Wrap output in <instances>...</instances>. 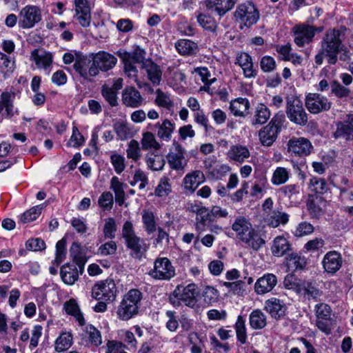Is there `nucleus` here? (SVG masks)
<instances>
[{"instance_id": "obj_1", "label": "nucleus", "mask_w": 353, "mask_h": 353, "mask_svg": "<svg viewBox=\"0 0 353 353\" xmlns=\"http://www.w3.org/2000/svg\"><path fill=\"white\" fill-rule=\"evenodd\" d=\"M143 299L142 292L138 289L130 290L120 302L117 310V317L122 321H128L139 313Z\"/></svg>"}, {"instance_id": "obj_2", "label": "nucleus", "mask_w": 353, "mask_h": 353, "mask_svg": "<svg viewBox=\"0 0 353 353\" xmlns=\"http://www.w3.org/2000/svg\"><path fill=\"white\" fill-rule=\"evenodd\" d=\"M321 48L327 63L334 65L337 62V55L342 49L341 33L339 30L330 29L323 36L321 42Z\"/></svg>"}, {"instance_id": "obj_3", "label": "nucleus", "mask_w": 353, "mask_h": 353, "mask_svg": "<svg viewBox=\"0 0 353 353\" xmlns=\"http://www.w3.org/2000/svg\"><path fill=\"white\" fill-rule=\"evenodd\" d=\"M122 236L125 239L126 247L131 251L130 254L137 259H141L148 250L149 245L145 240L137 236L132 222L127 221L122 228Z\"/></svg>"}, {"instance_id": "obj_4", "label": "nucleus", "mask_w": 353, "mask_h": 353, "mask_svg": "<svg viewBox=\"0 0 353 353\" xmlns=\"http://www.w3.org/2000/svg\"><path fill=\"white\" fill-rule=\"evenodd\" d=\"M199 294L197 287L194 283L186 286L178 285L169 297L170 303L174 306H179L181 302L185 305L194 307L196 304Z\"/></svg>"}, {"instance_id": "obj_5", "label": "nucleus", "mask_w": 353, "mask_h": 353, "mask_svg": "<svg viewBox=\"0 0 353 353\" xmlns=\"http://www.w3.org/2000/svg\"><path fill=\"white\" fill-rule=\"evenodd\" d=\"M288 119L301 126H304L307 123L308 118L303 102L300 98L296 95H289L286 98V110Z\"/></svg>"}, {"instance_id": "obj_6", "label": "nucleus", "mask_w": 353, "mask_h": 353, "mask_svg": "<svg viewBox=\"0 0 353 353\" xmlns=\"http://www.w3.org/2000/svg\"><path fill=\"white\" fill-rule=\"evenodd\" d=\"M236 21L243 26L250 28L259 19L260 14L254 4L247 1L239 4L234 13Z\"/></svg>"}, {"instance_id": "obj_7", "label": "nucleus", "mask_w": 353, "mask_h": 353, "mask_svg": "<svg viewBox=\"0 0 353 353\" xmlns=\"http://www.w3.org/2000/svg\"><path fill=\"white\" fill-rule=\"evenodd\" d=\"M148 275L155 280L169 281L175 276V268L167 257H158Z\"/></svg>"}, {"instance_id": "obj_8", "label": "nucleus", "mask_w": 353, "mask_h": 353, "mask_svg": "<svg viewBox=\"0 0 353 353\" xmlns=\"http://www.w3.org/2000/svg\"><path fill=\"white\" fill-rule=\"evenodd\" d=\"M116 294L117 288L112 279L99 281L92 288V297L98 301H114Z\"/></svg>"}, {"instance_id": "obj_9", "label": "nucleus", "mask_w": 353, "mask_h": 353, "mask_svg": "<svg viewBox=\"0 0 353 353\" xmlns=\"http://www.w3.org/2000/svg\"><path fill=\"white\" fill-rule=\"evenodd\" d=\"M41 20V11L36 6H26L23 8L19 14V26L23 29L33 28L35 24Z\"/></svg>"}, {"instance_id": "obj_10", "label": "nucleus", "mask_w": 353, "mask_h": 353, "mask_svg": "<svg viewBox=\"0 0 353 353\" xmlns=\"http://www.w3.org/2000/svg\"><path fill=\"white\" fill-rule=\"evenodd\" d=\"M174 150H171L166 156L170 168L176 171H183L188 164V159L185 157V150L177 141H174Z\"/></svg>"}, {"instance_id": "obj_11", "label": "nucleus", "mask_w": 353, "mask_h": 353, "mask_svg": "<svg viewBox=\"0 0 353 353\" xmlns=\"http://www.w3.org/2000/svg\"><path fill=\"white\" fill-rule=\"evenodd\" d=\"M288 152L292 157H305L311 154L313 146L311 142L304 137H292L287 144Z\"/></svg>"}, {"instance_id": "obj_12", "label": "nucleus", "mask_w": 353, "mask_h": 353, "mask_svg": "<svg viewBox=\"0 0 353 353\" xmlns=\"http://www.w3.org/2000/svg\"><path fill=\"white\" fill-rule=\"evenodd\" d=\"M294 42L299 47H303L312 42L316 34V28L305 23L296 25L292 29Z\"/></svg>"}, {"instance_id": "obj_13", "label": "nucleus", "mask_w": 353, "mask_h": 353, "mask_svg": "<svg viewBox=\"0 0 353 353\" xmlns=\"http://www.w3.org/2000/svg\"><path fill=\"white\" fill-rule=\"evenodd\" d=\"M305 106L312 114L327 111L331 108L328 99L318 93H309L305 97Z\"/></svg>"}, {"instance_id": "obj_14", "label": "nucleus", "mask_w": 353, "mask_h": 353, "mask_svg": "<svg viewBox=\"0 0 353 353\" xmlns=\"http://www.w3.org/2000/svg\"><path fill=\"white\" fill-rule=\"evenodd\" d=\"M122 102L127 107L137 108L141 106L144 99L134 86H127L122 92Z\"/></svg>"}, {"instance_id": "obj_15", "label": "nucleus", "mask_w": 353, "mask_h": 353, "mask_svg": "<svg viewBox=\"0 0 353 353\" xmlns=\"http://www.w3.org/2000/svg\"><path fill=\"white\" fill-rule=\"evenodd\" d=\"M141 68L145 72L148 79L153 85H159L160 84L163 73L160 65L154 63L151 59H148L141 65Z\"/></svg>"}, {"instance_id": "obj_16", "label": "nucleus", "mask_w": 353, "mask_h": 353, "mask_svg": "<svg viewBox=\"0 0 353 353\" xmlns=\"http://www.w3.org/2000/svg\"><path fill=\"white\" fill-rule=\"evenodd\" d=\"M83 272V267L77 264H65L61 268L62 281L66 285H73L79 279V274Z\"/></svg>"}, {"instance_id": "obj_17", "label": "nucleus", "mask_w": 353, "mask_h": 353, "mask_svg": "<svg viewBox=\"0 0 353 353\" xmlns=\"http://www.w3.org/2000/svg\"><path fill=\"white\" fill-rule=\"evenodd\" d=\"M30 60L33 61L38 68L44 70L47 74L50 72V67L53 61L52 53L34 49L30 54Z\"/></svg>"}, {"instance_id": "obj_18", "label": "nucleus", "mask_w": 353, "mask_h": 353, "mask_svg": "<svg viewBox=\"0 0 353 353\" xmlns=\"http://www.w3.org/2000/svg\"><path fill=\"white\" fill-rule=\"evenodd\" d=\"M239 0H208L205 6L208 11L223 17L231 10Z\"/></svg>"}, {"instance_id": "obj_19", "label": "nucleus", "mask_w": 353, "mask_h": 353, "mask_svg": "<svg viewBox=\"0 0 353 353\" xmlns=\"http://www.w3.org/2000/svg\"><path fill=\"white\" fill-rule=\"evenodd\" d=\"M342 263L341 254L336 251L327 252L322 261L325 271L332 274L336 273L341 268Z\"/></svg>"}, {"instance_id": "obj_20", "label": "nucleus", "mask_w": 353, "mask_h": 353, "mask_svg": "<svg viewBox=\"0 0 353 353\" xmlns=\"http://www.w3.org/2000/svg\"><path fill=\"white\" fill-rule=\"evenodd\" d=\"M277 278L274 274L266 273L259 278L254 284V290L257 294H265L271 292L277 284Z\"/></svg>"}, {"instance_id": "obj_21", "label": "nucleus", "mask_w": 353, "mask_h": 353, "mask_svg": "<svg viewBox=\"0 0 353 353\" xmlns=\"http://www.w3.org/2000/svg\"><path fill=\"white\" fill-rule=\"evenodd\" d=\"M235 63L241 67L245 78L252 79L257 75V70L254 69L252 59L249 54L243 52L238 53Z\"/></svg>"}, {"instance_id": "obj_22", "label": "nucleus", "mask_w": 353, "mask_h": 353, "mask_svg": "<svg viewBox=\"0 0 353 353\" xmlns=\"http://www.w3.org/2000/svg\"><path fill=\"white\" fill-rule=\"evenodd\" d=\"M205 180L204 174L201 170H194L187 174L183 179L184 190L194 193L199 185Z\"/></svg>"}, {"instance_id": "obj_23", "label": "nucleus", "mask_w": 353, "mask_h": 353, "mask_svg": "<svg viewBox=\"0 0 353 353\" xmlns=\"http://www.w3.org/2000/svg\"><path fill=\"white\" fill-rule=\"evenodd\" d=\"M15 96L14 92H3L1 94L0 113L5 109L6 117L8 119H11L14 114H19V110L14 107Z\"/></svg>"}, {"instance_id": "obj_24", "label": "nucleus", "mask_w": 353, "mask_h": 353, "mask_svg": "<svg viewBox=\"0 0 353 353\" xmlns=\"http://www.w3.org/2000/svg\"><path fill=\"white\" fill-rule=\"evenodd\" d=\"M336 129L334 133L336 139L343 138L345 140H353V116H349L343 121L336 123Z\"/></svg>"}, {"instance_id": "obj_25", "label": "nucleus", "mask_w": 353, "mask_h": 353, "mask_svg": "<svg viewBox=\"0 0 353 353\" xmlns=\"http://www.w3.org/2000/svg\"><path fill=\"white\" fill-rule=\"evenodd\" d=\"M295 291L309 300L316 299L322 294L314 283L306 281L296 285Z\"/></svg>"}, {"instance_id": "obj_26", "label": "nucleus", "mask_w": 353, "mask_h": 353, "mask_svg": "<svg viewBox=\"0 0 353 353\" xmlns=\"http://www.w3.org/2000/svg\"><path fill=\"white\" fill-rule=\"evenodd\" d=\"M227 157L230 161L242 163L250 158V152L245 145L241 144L232 145L227 152Z\"/></svg>"}, {"instance_id": "obj_27", "label": "nucleus", "mask_w": 353, "mask_h": 353, "mask_svg": "<svg viewBox=\"0 0 353 353\" xmlns=\"http://www.w3.org/2000/svg\"><path fill=\"white\" fill-rule=\"evenodd\" d=\"M253 229L251 222L243 216H237L232 225V230L240 241Z\"/></svg>"}, {"instance_id": "obj_28", "label": "nucleus", "mask_w": 353, "mask_h": 353, "mask_svg": "<svg viewBox=\"0 0 353 353\" xmlns=\"http://www.w3.org/2000/svg\"><path fill=\"white\" fill-rule=\"evenodd\" d=\"M285 264L289 272H295L304 269L307 264V260L301 254L292 252L287 254L285 258Z\"/></svg>"}, {"instance_id": "obj_29", "label": "nucleus", "mask_w": 353, "mask_h": 353, "mask_svg": "<svg viewBox=\"0 0 353 353\" xmlns=\"http://www.w3.org/2000/svg\"><path fill=\"white\" fill-rule=\"evenodd\" d=\"M265 309L272 317L279 319L285 315L286 306L280 299L272 297L265 301Z\"/></svg>"}, {"instance_id": "obj_30", "label": "nucleus", "mask_w": 353, "mask_h": 353, "mask_svg": "<svg viewBox=\"0 0 353 353\" xmlns=\"http://www.w3.org/2000/svg\"><path fill=\"white\" fill-rule=\"evenodd\" d=\"M94 62L102 71H108L115 66L117 59L112 54L102 51L94 55Z\"/></svg>"}, {"instance_id": "obj_31", "label": "nucleus", "mask_w": 353, "mask_h": 353, "mask_svg": "<svg viewBox=\"0 0 353 353\" xmlns=\"http://www.w3.org/2000/svg\"><path fill=\"white\" fill-rule=\"evenodd\" d=\"M250 103L247 98L239 97L230 103V110L234 117H245L249 114Z\"/></svg>"}, {"instance_id": "obj_32", "label": "nucleus", "mask_w": 353, "mask_h": 353, "mask_svg": "<svg viewBox=\"0 0 353 353\" xmlns=\"http://www.w3.org/2000/svg\"><path fill=\"white\" fill-rule=\"evenodd\" d=\"M246 246L254 251H259L265 244V241L259 231L254 228L243 239L241 240Z\"/></svg>"}, {"instance_id": "obj_33", "label": "nucleus", "mask_w": 353, "mask_h": 353, "mask_svg": "<svg viewBox=\"0 0 353 353\" xmlns=\"http://www.w3.org/2000/svg\"><path fill=\"white\" fill-rule=\"evenodd\" d=\"M154 128L157 130V135L160 139L169 141L175 129V124L169 119H165L162 123H157L154 125Z\"/></svg>"}, {"instance_id": "obj_34", "label": "nucleus", "mask_w": 353, "mask_h": 353, "mask_svg": "<svg viewBox=\"0 0 353 353\" xmlns=\"http://www.w3.org/2000/svg\"><path fill=\"white\" fill-rule=\"evenodd\" d=\"M264 222L271 228H277L281 224L285 225L289 221V215L281 211L268 212L263 218Z\"/></svg>"}, {"instance_id": "obj_35", "label": "nucleus", "mask_w": 353, "mask_h": 353, "mask_svg": "<svg viewBox=\"0 0 353 353\" xmlns=\"http://www.w3.org/2000/svg\"><path fill=\"white\" fill-rule=\"evenodd\" d=\"M271 116L270 109L263 103H259L254 108L251 119L253 125H261L265 123Z\"/></svg>"}, {"instance_id": "obj_36", "label": "nucleus", "mask_w": 353, "mask_h": 353, "mask_svg": "<svg viewBox=\"0 0 353 353\" xmlns=\"http://www.w3.org/2000/svg\"><path fill=\"white\" fill-rule=\"evenodd\" d=\"M279 131L276 127L268 125L263 127L259 132L261 143L264 146H270L276 141Z\"/></svg>"}, {"instance_id": "obj_37", "label": "nucleus", "mask_w": 353, "mask_h": 353, "mask_svg": "<svg viewBox=\"0 0 353 353\" xmlns=\"http://www.w3.org/2000/svg\"><path fill=\"white\" fill-rule=\"evenodd\" d=\"M291 250L288 241L283 236L276 237L271 248L272 254L275 256H281Z\"/></svg>"}, {"instance_id": "obj_38", "label": "nucleus", "mask_w": 353, "mask_h": 353, "mask_svg": "<svg viewBox=\"0 0 353 353\" xmlns=\"http://www.w3.org/2000/svg\"><path fill=\"white\" fill-rule=\"evenodd\" d=\"M73 337L70 332H62L54 341V350L60 353L68 350L72 345Z\"/></svg>"}, {"instance_id": "obj_39", "label": "nucleus", "mask_w": 353, "mask_h": 353, "mask_svg": "<svg viewBox=\"0 0 353 353\" xmlns=\"http://www.w3.org/2000/svg\"><path fill=\"white\" fill-rule=\"evenodd\" d=\"M249 323L252 329L261 330L267 324V318L263 312L259 310H254L250 314Z\"/></svg>"}, {"instance_id": "obj_40", "label": "nucleus", "mask_w": 353, "mask_h": 353, "mask_svg": "<svg viewBox=\"0 0 353 353\" xmlns=\"http://www.w3.org/2000/svg\"><path fill=\"white\" fill-rule=\"evenodd\" d=\"M145 50L141 48L139 46H137L132 53L119 52V55L121 59H127L132 62L141 63V65L148 59H145Z\"/></svg>"}, {"instance_id": "obj_41", "label": "nucleus", "mask_w": 353, "mask_h": 353, "mask_svg": "<svg viewBox=\"0 0 353 353\" xmlns=\"http://www.w3.org/2000/svg\"><path fill=\"white\" fill-rule=\"evenodd\" d=\"M145 161L148 168L152 171L162 170L165 164V161L162 155L153 153L146 154Z\"/></svg>"}, {"instance_id": "obj_42", "label": "nucleus", "mask_w": 353, "mask_h": 353, "mask_svg": "<svg viewBox=\"0 0 353 353\" xmlns=\"http://www.w3.org/2000/svg\"><path fill=\"white\" fill-rule=\"evenodd\" d=\"M15 69V61L3 52H0V73L4 77H8Z\"/></svg>"}, {"instance_id": "obj_43", "label": "nucleus", "mask_w": 353, "mask_h": 353, "mask_svg": "<svg viewBox=\"0 0 353 353\" xmlns=\"http://www.w3.org/2000/svg\"><path fill=\"white\" fill-rule=\"evenodd\" d=\"M290 170L283 167H277L273 172L271 183L276 186L285 184L290 179Z\"/></svg>"}, {"instance_id": "obj_44", "label": "nucleus", "mask_w": 353, "mask_h": 353, "mask_svg": "<svg viewBox=\"0 0 353 353\" xmlns=\"http://www.w3.org/2000/svg\"><path fill=\"white\" fill-rule=\"evenodd\" d=\"M63 308L66 313L74 316L81 325L85 324V320L74 299H70L64 303Z\"/></svg>"}, {"instance_id": "obj_45", "label": "nucleus", "mask_w": 353, "mask_h": 353, "mask_svg": "<svg viewBox=\"0 0 353 353\" xmlns=\"http://www.w3.org/2000/svg\"><path fill=\"white\" fill-rule=\"evenodd\" d=\"M178 52L182 55H192L196 52L197 45L188 39H181L175 44Z\"/></svg>"}, {"instance_id": "obj_46", "label": "nucleus", "mask_w": 353, "mask_h": 353, "mask_svg": "<svg viewBox=\"0 0 353 353\" xmlns=\"http://www.w3.org/2000/svg\"><path fill=\"white\" fill-rule=\"evenodd\" d=\"M155 94L154 103L157 106L168 110H171L174 107V102L170 98V94L163 92L161 89H157Z\"/></svg>"}, {"instance_id": "obj_47", "label": "nucleus", "mask_w": 353, "mask_h": 353, "mask_svg": "<svg viewBox=\"0 0 353 353\" xmlns=\"http://www.w3.org/2000/svg\"><path fill=\"white\" fill-rule=\"evenodd\" d=\"M234 329L236 334V339L241 344H245L247 342V329L245 326V319L243 316L239 315L237 317L234 325Z\"/></svg>"}, {"instance_id": "obj_48", "label": "nucleus", "mask_w": 353, "mask_h": 353, "mask_svg": "<svg viewBox=\"0 0 353 353\" xmlns=\"http://www.w3.org/2000/svg\"><path fill=\"white\" fill-rule=\"evenodd\" d=\"M143 150H159L161 148L160 143L157 141L154 134L150 132L143 133L141 141Z\"/></svg>"}, {"instance_id": "obj_49", "label": "nucleus", "mask_w": 353, "mask_h": 353, "mask_svg": "<svg viewBox=\"0 0 353 353\" xmlns=\"http://www.w3.org/2000/svg\"><path fill=\"white\" fill-rule=\"evenodd\" d=\"M85 336L88 339V343L91 346L99 347L102 343L101 332L92 325H88L85 327Z\"/></svg>"}, {"instance_id": "obj_50", "label": "nucleus", "mask_w": 353, "mask_h": 353, "mask_svg": "<svg viewBox=\"0 0 353 353\" xmlns=\"http://www.w3.org/2000/svg\"><path fill=\"white\" fill-rule=\"evenodd\" d=\"M310 188L317 194H324L329 190L328 184L323 178L313 177L310 180Z\"/></svg>"}, {"instance_id": "obj_51", "label": "nucleus", "mask_w": 353, "mask_h": 353, "mask_svg": "<svg viewBox=\"0 0 353 353\" xmlns=\"http://www.w3.org/2000/svg\"><path fill=\"white\" fill-rule=\"evenodd\" d=\"M197 22L205 30L214 32L217 28V23L210 15L200 13L197 15Z\"/></svg>"}, {"instance_id": "obj_52", "label": "nucleus", "mask_w": 353, "mask_h": 353, "mask_svg": "<svg viewBox=\"0 0 353 353\" xmlns=\"http://www.w3.org/2000/svg\"><path fill=\"white\" fill-rule=\"evenodd\" d=\"M172 192L170 179L167 176L161 178L155 189L154 194L159 197H165Z\"/></svg>"}, {"instance_id": "obj_53", "label": "nucleus", "mask_w": 353, "mask_h": 353, "mask_svg": "<svg viewBox=\"0 0 353 353\" xmlns=\"http://www.w3.org/2000/svg\"><path fill=\"white\" fill-rule=\"evenodd\" d=\"M42 210V205H38L32 207L21 214V221L23 223H28L36 220L41 214Z\"/></svg>"}, {"instance_id": "obj_54", "label": "nucleus", "mask_w": 353, "mask_h": 353, "mask_svg": "<svg viewBox=\"0 0 353 353\" xmlns=\"http://www.w3.org/2000/svg\"><path fill=\"white\" fill-rule=\"evenodd\" d=\"M114 130L121 140H125L132 134L129 125L121 121H117L114 124Z\"/></svg>"}, {"instance_id": "obj_55", "label": "nucleus", "mask_w": 353, "mask_h": 353, "mask_svg": "<svg viewBox=\"0 0 353 353\" xmlns=\"http://www.w3.org/2000/svg\"><path fill=\"white\" fill-rule=\"evenodd\" d=\"M126 153L128 159L137 161L141 158V154L139 143L137 140H131L128 144Z\"/></svg>"}, {"instance_id": "obj_56", "label": "nucleus", "mask_w": 353, "mask_h": 353, "mask_svg": "<svg viewBox=\"0 0 353 353\" xmlns=\"http://www.w3.org/2000/svg\"><path fill=\"white\" fill-rule=\"evenodd\" d=\"M117 231V224L115 219L112 217L107 218L104 220L103 235L105 239H112L115 237Z\"/></svg>"}, {"instance_id": "obj_57", "label": "nucleus", "mask_w": 353, "mask_h": 353, "mask_svg": "<svg viewBox=\"0 0 353 353\" xmlns=\"http://www.w3.org/2000/svg\"><path fill=\"white\" fill-rule=\"evenodd\" d=\"M314 230V228L310 223L303 221L296 226L292 233L296 237H303L311 234Z\"/></svg>"}, {"instance_id": "obj_58", "label": "nucleus", "mask_w": 353, "mask_h": 353, "mask_svg": "<svg viewBox=\"0 0 353 353\" xmlns=\"http://www.w3.org/2000/svg\"><path fill=\"white\" fill-rule=\"evenodd\" d=\"M142 220L146 232L152 234L156 230V223L152 212L144 211L142 215Z\"/></svg>"}, {"instance_id": "obj_59", "label": "nucleus", "mask_w": 353, "mask_h": 353, "mask_svg": "<svg viewBox=\"0 0 353 353\" xmlns=\"http://www.w3.org/2000/svg\"><path fill=\"white\" fill-rule=\"evenodd\" d=\"M137 183H140L139 185V188L140 190L144 189L147 185L148 184V175L141 170L138 169L135 170L133 180L130 182V185L134 186Z\"/></svg>"}, {"instance_id": "obj_60", "label": "nucleus", "mask_w": 353, "mask_h": 353, "mask_svg": "<svg viewBox=\"0 0 353 353\" xmlns=\"http://www.w3.org/2000/svg\"><path fill=\"white\" fill-rule=\"evenodd\" d=\"M98 203L103 210H110L114 204L112 194L110 192H104L99 196Z\"/></svg>"}, {"instance_id": "obj_61", "label": "nucleus", "mask_w": 353, "mask_h": 353, "mask_svg": "<svg viewBox=\"0 0 353 353\" xmlns=\"http://www.w3.org/2000/svg\"><path fill=\"white\" fill-rule=\"evenodd\" d=\"M102 96L112 107L118 105L117 92L112 88L103 85L101 89Z\"/></svg>"}, {"instance_id": "obj_62", "label": "nucleus", "mask_w": 353, "mask_h": 353, "mask_svg": "<svg viewBox=\"0 0 353 353\" xmlns=\"http://www.w3.org/2000/svg\"><path fill=\"white\" fill-rule=\"evenodd\" d=\"M219 296V291L212 286H206L203 291L204 301L208 304L216 302Z\"/></svg>"}, {"instance_id": "obj_63", "label": "nucleus", "mask_w": 353, "mask_h": 353, "mask_svg": "<svg viewBox=\"0 0 353 353\" xmlns=\"http://www.w3.org/2000/svg\"><path fill=\"white\" fill-rule=\"evenodd\" d=\"M76 19L82 27H88L91 21L90 9L76 10Z\"/></svg>"}, {"instance_id": "obj_64", "label": "nucleus", "mask_w": 353, "mask_h": 353, "mask_svg": "<svg viewBox=\"0 0 353 353\" xmlns=\"http://www.w3.org/2000/svg\"><path fill=\"white\" fill-rule=\"evenodd\" d=\"M331 307L326 303H321L315 305V313L317 319H331Z\"/></svg>"}]
</instances>
